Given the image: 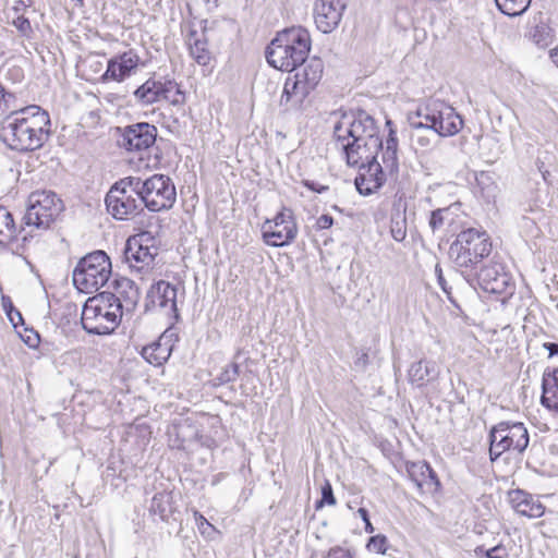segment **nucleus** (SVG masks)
Wrapping results in <instances>:
<instances>
[{
    "label": "nucleus",
    "instance_id": "1",
    "mask_svg": "<svg viewBox=\"0 0 558 558\" xmlns=\"http://www.w3.org/2000/svg\"><path fill=\"white\" fill-rule=\"evenodd\" d=\"M333 136L349 166H357L363 155L379 154L385 149L375 119L364 110L343 113L335 124Z\"/></svg>",
    "mask_w": 558,
    "mask_h": 558
},
{
    "label": "nucleus",
    "instance_id": "2",
    "mask_svg": "<svg viewBox=\"0 0 558 558\" xmlns=\"http://www.w3.org/2000/svg\"><path fill=\"white\" fill-rule=\"evenodd\" d=\"M49 133V114L36 105L10 112L0 123V138L17 151L39 149Z\"/></svg>",
    "mask_w": 558,
    "mask_h": 558
},
{
    "label": "nucleus",
    "instance_id": "3",
    "mask_svg": "<svg viewBox=\"0 0 558 558\" xmlns=\"http://www.w3.org/2000/svg\"><path fill=\"white\" fill-rule=\"evenodd\" d=\"M388 135L385 141V149L379 154H366L361 156L360 173L354 183L361 195L368 196L378 191L387 178L398 179L399 158H398V137L392 129V121L387 120Z\"/></svg>",
    "mask_w": 558,
    "mask_h": 558
},
{
    "label": "nucleus",
    "instance_id": "4",
    "mask_svg": "<svg viewBox=\"0 0 558 558\" xmlns=\"http://www.w3.org/2000/svg\"><path fill=\"white\" fill-rule=\"evenodd\" d=\"M410 126L417 133L412 138L422 147L432 145V138L420 131L432 132L434 136L456 135L463 125V120L453 107L439 99H429L421 105L414 116L409 117Z\"/></svg>",
    "mask_w": 558,
    "mask_h": 558
},
{
    "label": "nucleus",
    "instance_id": "5",
    "mask_svg": "<svg viewBox=\"0 0 558 558\" xmlns=\"http://www.w3.org/2000/svg\"><path fill=\"white\" fill-rule=\"evenodd\" d=\"M312 47L310 32L303 26L287 27L276 34L265 50L270 66L292 72L308 58Z\"/></svg>",
    "mask_w": 558,
    "mask_h": 558
},
{
    "label": "nucleus",
    "instance_id": "6",
    "mask_svg": "<svg viewBox=\"0 0 558 558\" xmlns=\"http://www.w3.org/2000/svg\"><path fill=\"white\" fill-rule=\"evenodd\" d=\"M284 82L280 106L286 110L300 109L306 97L317 87L324 73V62L318 57L307 58L294 69Z\"/></svg>",
    "mask_w": 558,
    "mask_h": 558
},
{
    "label": "nucleus",
    "instance_id": "7",
    "mask_svg": "<svg viewBox=\"0 0 558 558\" xmlns=\"http://www.w3.org/2000/svg\"><path fill=\"white\" fill-rule=\"evenodd\" d=\"M492 252V242L485 231L469 228L461 231L450 244L449 257L457 268L474 269Z\"/></svg>",
    "mask_w": 558,
    "mask_h": 558
},
{
    "label": "nucleus",
    "instance_id": "8",
    "mask_svg": "<svg viewBox=\"0 0 558 558\" xmlns=\"http://www.w3.org/2000/svg\"><path fill=\"white\" fill-rule=\"evenodd\" d=\"M107 335L111 333L119 325L123 312H132L140 300V291L134 281L129 278H114L109 283V275L111 272V262L107 256Z\"/></svg>",
    "mask_w": 558,
    "mask_h": 558
},
{
    "label": "nucleus",
    "instance_id": "9",
    "mask_svg": "<svg viewBox=\"0 0 558 558\" xmlns=\"http://www.w3.org/2000/svg\"><path fill=\"white\" fill-rule=\"evenodd\" d=\"M133 179V192L144 206L153 213L169 210L177 199V191L172 180L166 174H153L142 180Z\"/></svg>",
    "mask_w": 558,
    "mask_h": 558
},
{
    "label": "nucleus",
    "instance_id": "10",
    "mask_svg": "<svg viewBox=\"0 0 558 558\" xmlns=\"http://www.w3.org/2000/svg\"><path fill=\"white\" fill-rule=\"evenodd\" d=\"M488 440L489 459L495 462L507 451L522 454L529 446L530 435L523 423L501 421L492 426Z\"/></svg>",
    "mask_w": 558,
    "mask_h": 558
},
{
    "label": "nucleus",
    "instance_id": "11",
    "mask_svg": "<svg viewBox=\"0 0 558 558\" xmlns=\"http://www.w3.org/2000/svg\"><path fill=\"white\" fill-rule=\"evenodd\" d=\"M63 210L62 201L50 191H36L28 197V207L24 216L27 226L47 229Z\"/></svg>",
    "mask_w": 558,
    "mask_h": 558
},
{
    "label": "nucleus",
    "instance_id": "12",
    "mask_svg": "<svg viewBox=\"0 0 558 558\" xmlns=\"http://www.w3.org/2000/svg\"><path fill=\"white\" fill-rule=\"evenodd\" d=\"M110 140L128 151H140L151 147L157 138V128L147 122H138L124 128L111 126L108 130Z\"/></svg>",
    "mask_w": 558,
    "mask_h": 558
},
{
    "label": "nucleus",
    "instance_id": "13",
    "mask_svg": "<svg viewBox=\"0 0 558 558\" xmlns=\"http://www.w3.org/2000/svg\"><path fill=\"white\" fill-rule=\"evenodd\" d=\"M74 286L84 293L99 291L105 286V251L84 256L73 271Z\"/></svg>",
    "mask_w": 558,
    "mask_h": 558
},
{
    "label": "nucleus",
    "instance_id": "14",
    "mask_svg": "<svg viewBox=\"0 0 558 558\" xmlns=\"http://www.w3.org/2000/svg\"><path fill=\"white\" fill-rule=\"evenodd\" d=\"M263 240L267 245L282 247L291 244L298 235V225L291 209L283 207L262 228Z\"/></svg>",
    "mask_w": 558,
    "mask_h": 558
},
{
    "label": "nucleus",
    "instance_id": "15",
    "mask_svg": "<svg viewBox=\"0 0 558 558\" xmlns=\"http://www.w3.org/2000/svg\"><path fill=\"white\" fill-rule=\"evenodd\" d=\"M132 193H134L132 177L116 182L107 192V213L117 220H125L135 214L138 204Z\"/></svg>",
    "mask_w": 558,
    "mask_h": 558
},
{
    "label": "nucleus",
    "instance_id": "16",
    "mask_svg": "<svg viewBox=\"0 0 558 558\" xmlns=\"http://www.w3.org/2000/svg\"><path fill=\"white\" fill-rule=\"evenodd\" d=\"M155 242V235L151 231H142L128 239L124 256L131 267L142 270L153 265L158 252Z\"/></svg>",
    "mask_w": 558,
    "mask_h": 558
},
{
    "label": "nucleus",
    "instance_id": "17",
    "mask_svg": "<svg viewBox=\"0 0 558 558\" xmlns=\"http://www.w3.org/2000/svg\"><path fill=\"white\" fill-rule=\"evenodd\" d=\"M177 294L178 289L174 284L165 280L157 281L147 291L144 305L145 313L160 310L178 317Z\"/></svg>",
    "mask_w": 558,
    "mask_h": 558
},
{
    "label": "nucleus",
    "instance_id": "18",
    "mask_svg": "<svg viewBox=\"0 0 558 558\" xmlns=\"http://www.w3.org/2000/svg\"><path fill=\"white\" fill-rule=\"evenodd\" d=\"M347 4L343 0H316L314 22L318 31L329 34L335 31L341 20Z\"/></svg>",
    "mask_w": 558,
    "mask_h": 558
},
{
    "label": "nucleus",
    "instance_id": "19",
    "mask_svg": "<svg viewBox=\"0 0 558 558\" xmlns=\"http://www.w3.org/2000/svg\"><path fill=\"white\" fill-rule=\"evenodd\" d=\"M474 280L483 291L493 294L509 293L512 287L511 276L497 263L483 266Z\"/></svg>",
    "mask_w": 558,
    "mask_h": 558
},
{
    "label": "nucleus",
    "instance_id": "20",
    "mask_svg": "<svg viewBox=\"0 0 558 558\" xmlns=\"http://www.w3.org/2000/svg\"><path fill=\"white\" fill-rule=\"evenodd\" d=\"M105 300V292H99L89 298L82 312V326L88 333L105 335V314L101 313V303Z\"/></svg>",
    "mask_w": 558,
    "mask_h": 558
},
{
    "label": "nucleus",
    "instance_id": "21",
    "mask_svg": "<svg viewBox=\"0 0 558 558\" xmlns=\"http://www.w3.org/2000/svg\"><path fill=\"white\" fill-rule=\"evenodd\" d=\"M140 64V57L134 50L117 54L107 62V81H124L130 77Z\"/></svg>",
    "mask_w": 558,
    "mask_h": 558
},
{
    "label": "nucleus",
    "instance_id": "22",
    "mask_svg": "<svg viewBox=\"0 0 558 558\" xmlns=\"http://www.w3.org/2000/svg\"><path fill=\"white\" fill-rule=\"evenodd\" d=\"M508 498L512 509L520 515L529 519H537L545 512V506L538 498L523 489L510 490Z\"/></svg>",
    "mask_w": 558,
    "mask_h": 558
},
{
    "label": "nucleus",
    "instance_id": "23",
    "mask_svg": "<svg viewBox=\"0 0 558 558\" xmlns=\"http://www.w3.org/2000/svg\"><path fill=\"white\" fill-rule=\"evenodd\" d=\"M440 368L434 360L423 357L413 362L408 369L409 383L417 388H423L439 378Z\"/></svg>",
    "mask_w": 558,
    "mask_h": 558
},
{
    "label": "nucleus",
    "instance_id": "24",
    "mask_svg": "<svg viewBox=\"0 0 558 558\" xmlns=\"http://www.w3.org/2000/svg\"><path fill=\"white\" fill-rule=\"evenodd\" d=\"M174 80L148 78L144 84L134 90V96L144 105H151L162 99L165 93L173 92Z\"/></svg>",
    "mask_w": 558,
    "mask_h": 558
},
{
    "label": "nucleus",
    "instance_id": "25",
    "mask_svg": "<svg viewBox=\"0 0 558 558\" xmlns=\"http://www.w3.org/2000/svg\"><path fill=\"white\" fill-rule=\"evenodd\" d=\"M407 472L420 489L435 492L440 487L437 473L426 461L408 462Z\"/></svg>",
    "mask_w": 558,
    "mask_h": 558
},
{
    "label": "nucleus",
    "instance_id": "26",
    "mask_svg": "<svg viewBox=\"0 0 558 558\" xmlns=\"http://www.w3.org/2000/svg\"><path fill=\"white\" fill-rule=\"evenodd\" d=\"M172 333L165 331L157 341L142 349V356L155 366H160L168 361L173 349Z\"/></svg>",
    "mask_w": 558,
    "mask_h": 558
},
{
    "label": "nucleus",
    "instance_id": "27",
    "mask_svg": "<svg viewBox=\"0 0 558 558\" xmlns=\"http://www.w3.org/2000/svg\"><path fill=\"white\" fill-rule=\"evenodd\" d=\"M541 403L558 413V367H547L543 373Z\"/></svg>",
    "mask_w": 558,
    "mask_h": 558
},
{
    "label": "nucleus",
    "instance_id": "28",
    "mask_svg": "<svg viewBox=\"0 0 558 558\" xmlns=\"http://www.w3.org/2000/svg\"><path fill=\"white\" fill-rule=\"evenodd\" d=\"M186 44L190 49V54L198 64H208L210 52L204 33L199 35L196 29H191L187 34Z\"/></svg>",
    "mask_w": 558,
    "mask_h": 558
},
{
    "label": "nucleus",
    "instance_id": "29",
    "mask_svg": "<svg viewBox=\"0 0 558 558\" xmlns=\"http://www.w3.org/2000/svg\"><path fill=\"white\" fill-rule=\"evenodd\" d=\"M149 512L153 515H157L161 521L167 522L174 512L172 493H156L151 498Z\"/></svg>",
    "mask_w": 558,
    "mask_h": 558
},
{
    "label": "nucleus",
    "instance_id": "30",
    "mask_svg": "<svg viewBox=\"0 0 558 558\" xmlns=\"http://www.w3.org/2000/svg\"><path fill=\"white\" fill-rule=\"evenodd\" d=\"M460 208V203H453L448 207L437 208L430 211L428 226L433 233L442 229L445 225H451L457 217V210Z\"/></svg>",
    "mask_w": 558,
    "mask_h": 558
},
{
    "label": "nucleus",
    "instance_id": "31",
    "mask_svg": "<svg viewBox=\"0 0 558 558\" xmlns=\"http://www.w3.org/2000/svg\"><path fill=\"white\" fill-rule=\"evenodd\" d=\"M16 226L12 214L0 205V245H8L16 238Z\"/></svg>",
    "mask_w": 558,
    "mask_h": 558
},
{
    "label": "nucleus",
    "instance_id": "32",
    "mask_svg": "<svg viewBox=\"0 0 558 558\" xmlns=\"http://www.w3.org/2000/svg\"><path fill=\"white\" fill-rule=\"evenodd\" d=\"M531 40L539 48H547L555 39L554 29L544 21L535 23L530 31Z\"/></svg>",
    "mask_w": 558,
    "mask_h": 558
},
{
    "label": "nucleus",
    "instance_id": "33",
    "mask_svg": "<svg viewBox=\"0 0 558 558\" xmlns=\"http://www.w3.org/2000/svg\"><path fill=\"white\" fill-rule=\"evenodd\" d=\"M84 77L93 83L105 82V72L102 71V62L98 54H90L84 59L83 63Z\"/></svg>",
    "mask_w": 558,
    "mask_h": 558
},
{
    "label": "nucleus",
    "instance_id": "34",
    "mask_svg": "<svg viewBox=\"0 0 558 558\" xmlns=\"http://www.w3.org/2000/svg\"><path fill=\"white\" fill-rule=\"evenodd\" d=\"M532 0H495L498 10L510 17L522 15L530 7Z\"/></svg>",
    "mask_w": 558,
    "mask_h": 558
},
{
    "label": "nucleus",
    "instance_id": "35",
    "mask_svg": "<svg viewBox=\"0 0 558 558\" xmlns=\"http://www.w3.org/2000/svg\"><path fill=\"white\" fill-rule=\"evenodd\" d=\"M240 375V367L236 362L226 365L222 371L214 377V386H222L229 383H234Z\"/></svg>",
    "mask_w": 558,
    "mask_h": 558
},
{
    "label": "nucleus",
    "instance_id": "36",
    "mask_svg": "<svg viewBox=\"0 0 558 558\" xmlns=\"http://www.w3.org/2000/svg\"><path fill=\"white\" fill-rule=\"evenodd\" d=\"M101 110L100 108H95L89 110L83 118H82V128L85 129V134L96 135L100 136L101 132L99 134H94V130L97 128L101 129Z\"/></svg>",
    "mask_w": 558,
    "mask_h": 558
},
{
    "label": "nucleus",
    "instance_id": "37",
    "mask_svg": "<svg viewBox=\"0 0 558 558\" xmlns=\"http://www.w3.org/2000/svg\"><path fill=\"white\" fill-rule=\"evenodd\" d=\"M474 556L476 558H509V553L502 544H498L488 549L480 545L475 547Z\"/></svg>",
    "mask_w": 558,
    "mask_h": 558
},
{
    "label": "nucleus",
    "instance_id": "38",
    "mask_svg": "<svg viewBox=\"0 0 558 558\" xmlns=\"http://www.w3.org/2000/svg\"><path fill=\"white\" fill-rule=\"evenodd\" d=\"M390 233L393 240L402 242L407 236V218L405 215L398 214L391 218Z\"/></svg>",
    "mask_w": 558,
    "mask_h": 558
},
{
    "label": "nucleus",
    "instance_id": "39",
    "mask_svg": "<svg viewBox=\"0 0 558 558\" xmlns=\"http://www.w3.org/2000/svg\"><path fill=\"white\" fill-rule=\"evenodd\" d=\"M193 517L198 532L206 538H214L217 529L197 510H193Z\"/></svg>",
    "mask_w": 558,
    "mask_h": 558
},
{
    "label": "nucleus",
    "instance_id": "40",
    "mask_svg": "<svg viewBox=\"0 0 558 558\" xmlns=\"http://www.w3.org/2000/svg\"><path fill=\"white\" fill-rule=\"evenodd\" d=\"M435 275H436V278H437L438 286L441 288L444 293L447 295V299L449 300V302L454 307L460 308L457 300L452 295V288L446 281L445 277H444V274H442L441 266L439 264H436V266H435Z\"/></svg>",
    "mask_w": 558,
    "mask_h": 558
},
{
    "label": "nucleus",
    "instance_id": "41",
    "mask_svg": "<svg viewBox=\"0 0 558 558\" xmlns=\"http://www.w3.org/2000/svg\"><path fill=\"white\" fill-rule=\"evenodd\" d=\"M389 547L388 538L384 534H377L368 539L367 548L377 554H386Z\"/></svg>",
    "mask_w": 558,
    "mask_h": 558
},
{
    "label": "nucleus",
    "instance_id": "42",
    "mask_svg": "<svg viewBox=\"0 0 558 558\" xmlns=\"http://www.w3.org/2000/svg\"><path fill=\"white\" fill-rule=\"evenodd\" d=\"M336 498L333 496V490L329 482H326L322 487V499L316 502V508H320L324 504L333 506L336 505Z\"/></svg>",
    "mask_w": 558,
    "mask_h": 558
},
{
    "label": "nucleus",
    "instance_id": "43",
    "mask_svg": "<svg viewBox=\"0 0 558 558\" xmlns=\"http://www.w3.org/2000/svg\"><path fill=\"white\" fill-rule=\"evenodd\" d=\"M13 26L25 37H29L33 33L31 22L27 17L20 15L12 22Z\"/></svg>",
    "mask_w": 558,
    "mask_h": 558
},
{
    "label": "nucleus",
    "instance_id": "44",
    "mask_svg": "<svg viewBox=\"0 0 558 558\" xmlns=\"http://www.w3.org/2000/svg\"><path fill=\"white\" fill-rule=\"evenodd\" d=\"M162 99L169 101L173 106H178L184 104L185 95L181 90L180 86L175 83V88H173V92L165 93Z\"/></svg>",
    "mask_w": 558,
    "mask_h": 558
},
{
    "label": "nucleus",
    "instance_id": "45",
    "mask_svg": "<svg viewBox=\"0 0 558 558\" xmlns=\"http://www.w3.org/2000/svg\"><path fill=\"white\" fill-rule=\"evenodd\" d=\"M3 307L7 312V315L14 327H17L19 323H23L22 314L15 310L10 303L9 307H7L5 302H3Z\"/></svg>",
    "mask_w": 558,
    "mask_h": 558
},
{
    "label": "nucleus",
    "instance_id": "46",
    "mask_svg": "<svg viewBox=\"0 0 558 558\" xmlns=\"http://www.w3.org/2000/svg\"><path fill=\"white\" fill-rule=\"evenodd\" d=\"M324 558H353L350 550L340 546L332 547Z\"/></svg>",
    "mask_w": 558,
    "mask_h": 558
},
{
    "label": "nucleus",
    "instance_id": "47",
    "mask_svg": "<svg viewBox=\"0 0 558 558\" xmlns=\"http://www.w3.org/2000/svg\"><path fill=\"white\" fill-rule=\"evenodd\" d=\"M332 225H333L332 216L326 214V215H322L320 217L317 218L315 228H316V230H326V229L331 228Z\"/></svg>",
    "mask_w": 558,
    "mask_h": 558
},
{
    "label": "nucleus",
    "instance_id": "48",
    "mask_svg": "<svg viewBox=\"0 0 558 558\" xmlns=\"http://www.w3.org/2000/svg\"><path fill=\"white\" fill-rule=\"evenodd\" d=\"M303 185L305 187H307L308 190H311L312 192L319 193V194L328 191V189H329L327 185H323V184H320L316 181H312V180H304Z\"/></svg>",
    "mask_w": 558,
    "mask_h": 558
},
{
    "label": "nucleus",
    "instance_id": "49",
    "mask_svg": "<svg viewBox=\"0 0 558 558\" xmlns=\"http://www.w3.org/2000/svg\"><path fill=\"white\" fill-rule=\"evenodd\" d=\"M13 98L14 96L11 93H5L0 84V110H8L10 108L9 102Z\"/></svg>",
    "mask_w": 558,
    "mask_h": 558
},
{
    "label": "nucleus",
    "instance_id": "50",
    "mask_svg": "<svg viewBox=\"0 0 558 558\" xmlns=\"http://www.w3.org/2000/svg\"><path fill=\"white\" fill-rule=\"evenodd\" d=\"M543 348L548 351L549 357L558 356V343L556 342H545Z\"/></svg>",
    "mask_w": 558,
    "mask_h": 558
},
{
    "label": "nucleus",
    "instance_id": "51",
    "mask_svg": "<svg viewBox=\"0 0 558 558\" xmlns=\"http://www.w3.org/2000/svg\"><path fill=\"white\" fill-rule=\"evenodd\" d=\"M25 343L28 344L31 348H36L39 342V336L37 332H33V336H28L26 339H24Z\"/></svg>",
    "mask_w": 558,
    "mask_h": 558
},
{
    "label": "nucleus",
    "instance_id": "52",
    "mask_svg": "<svg viewBox=\"0 0 558 558\" xmlns=\"http://www.w3.org/2000/svg\"><path fill=\"white\" fill-rule=\"evenodd\" d=\"M357 514L363 520V522H365L366 520H369V513L366 508H363V507L359 508Z\"/></svg>",
    "mask_w": 558,
    "mask_h": 558
},
{
    "label": "nucleus",
    "instance_id": "53",
    "mask_svg": "<svg viewBox=\"0 0 558 558\" xmlns=\"http://www.w3.org/2000/svg\"><path fill=\"white\" fill-rule=\"evenodd\" d=\"M549 57L551 61L558 66V46L550 50Z\"/></svg>",
    "mask_w": 558,
    "mask_h": 558
},
{
    "label": "nucleus",
    "instance_id": "54",
    "mask_svg": "<svg viewBox=\"0 0 558 558\" xmlns=\"http://www.w3.org/2000/svg\"><path fill=\"white\" fill-rule=\"evenodd\" d=\"M364 523H365V526H364L365 532L373 533L375 529H374L371 520H366Z\"/></svg>",
    "mask_w": 558,
    "mask_h": 558
},
{
    "label": "nucleus",
    "instance_id": "55",
    "mask_svg": "<svg viewBox=\"0 0 558 558\" xmlns=\"http://www.w3.org/2000/svg\"><path fill=\"white\" fill-rule=\"evenodd\" d=\"M90 100H92L93 102H98V104H99V99H98L96 96H93V97L90 98Z\"/></svg>",
    "mask_w": 558,
    "mask_h": 558
},
{
    "label": "nucleus",
    "instance_id": "56",
    "mask_svg": "<svg viewBox=\"0 0 558 558\" xmlns=\"http://www.w3.org/2000/svg\"><path fill=\"white\" fill-rule=\"evenodd\" d=\"M546 174H548V171H546V172H544V173H543V178H544V180H546Z\"/></svg>",
    "mask_w": 558,
    "mask_h": 558
},
{
    "label": "nucleus",
    "instance_id": "57",
    "mask_svg": "<svg viewBox=\"0 0 558 558\" xmlns=\"http://www.w3.org/2000/svg\"><path fill=\"white\" fill-rule=\"evenodd\" d=\"M217 482H219V478H216L215 481H213V485H215Z\"/></svg>",
    "mask_w": 558,
    "mask_h": 558
}]
</instances>
